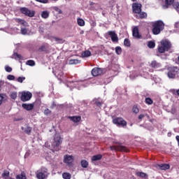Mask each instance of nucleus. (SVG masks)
Listing matches in <instances>:
<instances>
[{
    "label": "nucleus",
    "mask_w": 179,
    "mask_h": 179,
    "mask_svg": "<svg viewBox=\"0 0 179 179\" xmlns=\"http://www.w3.org/2000/svg\"><path fill=\"white\" fill-rule=\"evenodd\" d=\"M44 114H45V115H48V114H51V110H50V109H48V108H46L44 110Z\"/></svg>",
    "instance_id": "nucleus-45"
},
{
    "label": "nucleus",
    "mask_w": 179,
    "mask_h": 179,
    "mask_svg": "<svg viewBox=\"0 0 179 179\" xmlns=\"http://www.w3.org/2000/svg\"><path fill=\"white\" fill-rule=\"evenodd\" d=\"M91 73L92 76H99V75L103 73V69L99 67H95L92 70Z\"/></svg>",
    "instance_id": "nucleus-12"
},
{
    "label": "nucleus",
    "mask_w": 179,
    "mask_h": 179,
    "mask_svg": "<svg viewBox=\"0 0 179 179\" xmlns=\"http://www.w3.org/2000/svg\"><path fill=\"white\" fill-rule=\"evenodd\" d=\"M53 73L59 80H62V78H64V71L62 70L57 69L55 71H53Z\"/></svg>",
    "instance_id": "nucleus-14"
},
{
    "label": "nucleus",
    "mask_w": 179,
    "mask_h": 179,
    "mask_svg": "<svg viewBox=\"0 0 179 179\" xmlns=\"http://www.w3.org/2000/svg\"><path fill=\"white\" fill-rule=\"evenodd\" d=\"M95 104L96 106H97L98 107H100V106H101V102L96 101H95Z\"/></svg>",
    "instance_id": "nucleus-52"
},
{
    "label": "nucleus",
    "mask_w": 179,
    "mask_h": 179,
    "mask_svg": "<svg viewBox=\"0 0 179 179\" xmlns=\"http://www.w3.org/2000/svg\"><path fill=\"white\" fill-rule=\"evenodd\" d=\"M113 124L117 125V127H122V128H127V125L128 122L127 120H124V118L121 117H114L112 120Z\"/></svg>",
    "instance_id": "nucleus-3"
},
{
    "label": "nucleus",
    "mask_w": 179,
    "mask_h": 179,
    "mask_svg": "<svg viewBox=\"0 0 179 179\" xmlns=\"http://www.w3.org/2000/svg\"><path fill=\"white\" fill-rule=\"evenodd\" d=\"M25 77H18L17 79V81L19 82V83H23V80H25Z\"/></svg>",
    "instance_id": "nucleus-43"
},
{
    "label": "nucleus",
    "mask_w": 179,
    "mask_h": 179,
    "mask_svg": "<svg viewBox=\"0 0 179 179\" xmlns=\"http://www.w3.org/2000/svg\"><path fill=\"white\" fill-rule=\"evenodd\" d=\"M10 174V173L9 172V171L4 170L3 173L1 174V177L2 178H4V179H8Z\"/></svg>",
    "instance_id": "nucleus-22"
},
{
    "label": "nucleus",
    "mask_w": 179,
    "mask_h": 179,
    "mask_svg": "<svg viewBox=\"0 0 179 179\" xmlns=\"http://www.w3.org/2000/svg\"><path fill=\"white\" fill-rule=\"evenodd\" d=\"M145 103L146 104H148L149 106L153 104V100H152V99L148 97L145 98Z\"/></svg>",
    "instance_id": "nucleus-38"
},
{
    "label": "nucleus",
    "mask_w": 179,
    "mask_h": 179,
    "mask_svg": "<svg viewBox=\"0 0 179 179\" xmlns=\"http://www.w3.org/2000/svg\"><path fill=\"white\" fill-rule=\"evenodd\" d=\"M164 30V23H154L152 24V34L155 36H157V34H160L161 31Z\"/></svg>",
    "instance_id": "nucleus-4"
},
{
    "label": "nucleus",
    "mask_w": 179,
    "mask_h": 179,
    "mask_svg": "<svg viewBox=\"0 0 179 179\" xmlns=\"http://www.w3.org/2000/svg\"><path fill=\"white\" fill-rule=\"evenodd\" d=\"M166 5L170 6L174 3V0H165Z\"/></svg>",
    "instance_id": "nucleus-42"
},
{
    "label": "nucleus",
    "mask_w": 179,
    "mask_h": 179,
    "mask_svg": "<svg viewBox=\"0 0 179 179\" xmlns=\"http://www.w3.org/2000/svg\"><path fill=\"white\" fill-rule=\"evenodd\" d=\"M13 57L15 59H22V55H19L17 52L13 53Z\"/></svg>",
    "instance_id": "nucleus-37"
},
{
    "label": "nucleus",
    "mask_w": 179,
    "mask_h": 179,
    "mask_svg": "<svg viewBox=\"0 0 179 179\" xmlns=\"http://www.w3.org/2000/svg\"><path fill=\"white\" fill-rule=\"evenodd\" d=\"M2 101H3V94H0V106L2 104Z\"/></svg>",
    "instance_id": "nucleus-48"
},
{
    "label": "nucleus",
    "mask_w": 179,
    "mask_h": 179,
    "mask_svg": "<svg viewBox=\"0 0 179 179\" xmlns=\"http://www.w3.org/2000/svg\"><path fill=\"white\" fill-rule=\"evenodd\" d=\"M148 48H155V47H156V43H155V42L150 41L148 42Z\"/></svg>",
    "instance_id": "nucleus-35"
},
{
    "label": "nucleus",
    "mask_w": 179,
    "mask_h": 179,
    "mask_svg": "<svg viewBox=\"0 0 179 179\" xmlns=\"http://www.w3.org/2000/svg\"><path fill=\"white\" fill-rule=\"evenodd\" d=\"M80 165L83 169H87V167H89V162H87L86 159H83L80 162Z\"/></svg>",
    "instance_id": "nucleus-19"
},
{
    "label": "nucleus",
    "mask_w": 179,
    "mask_h": 179,
    "mask_svg": "<svg viewBox=\"0 0 179 179\" xmlns=\"http://www.w3.org/2000/svg\"><path fill=\"white\" fill-rule=\"evenodd\" d=\"M131 1H132V2H136V0H131Z\"/></svg>",
    "instance_id": "nucleus-57"
},
{
    "label": "nucleus",
    "mask_w": 179,
    "mask_h": 179,
    "mask_svg": "<svg viewBox=\"0 0 179 179\" xmlns=\"http://www.w3.org/2000/svg\"><path fill=\"white\" fill-rule=\"evenodd\" d=\"M20 12L22 13V15H24V16H28V17H33L36 15V11L29 10L26 7H21Z\"/></svg>",
    "instance_id": "nucleus-5"
},
{
    "label": "nucleus",
    "mask_w": 179,
    "mask_h": 179,
    "mask_svg": "<svg viewBox=\"0 0 179 179\" xmlns=\"http://www.w3.org/2000/svg\"><path fill=\"white\" fill-rule=\"evenodd\" d=\"M175 27L178 28L179 27V23H176L175 24Z\"/></svg>",
    "instance_id": "nucleus-55"
},
{
    "label": "nucleus",
    "mask_w": 179,
    "mask_h": 179,
    "mask_svg": "<svg viewBox=\"0 0 179 179\" xmlns=\"http://www.w3.org/2000/svg\"><path fill=\"white\" fill-rule=\"evenodd\" d=\"M134 13H141L142 12V4L139 3H134L132 5Z\"/></svg>",
    "instance_id": "nucleus-11"
},
{
    "label": "nucleus",
    "mask_w": 179,
    "mask_h": 179,
    "mask_svg": "<svg viewBox=\"0 0 179 179\" xmlns=\"http://www.w3.org/2000/svg\"><path fill=\"white\" fill-rule=\"evenodd\" d=\"M110 149L116 152H128V148L124 145H113L110 147Z\"/></svg>",
    "instance_id": "nucleus-10"
},
{
    "label": "nucleus",
    "mask_w": 179,
    "mask_h": 179,
    "mask_svg": "<svg viewBox=\"0 0 179 179\" xmlns=\"http://www.w3.org/2000/svg\"><path fill=\"white\" fill-rule=\"evenodd\" d=\"M48 173V169H47V168H41L36 172V178L45 179L48 177V175H47Z\"/></svg>",
    "instance_id": "nucleus-6"
},
{
    "label": "nucleus",
    "mask_w": 179,
    "mask_h": 179,
    "mask_svg": "<svg viewBox=\"0 0 179 179\" xmlns=\"http://www.w3.org/2000/svg\"><path fill=\"white\" fill-rule=\"evenodd\" d=\"M138 17L140 19H145V17H148V14L146 13L142 12V11H141L139 13H138Z\"/></svg>",
    "instance_id": "nucleus-28"
},
{
    "label": "nucleus",
    "mask_w": 179,
    "mask_h": 179,
    "mask_svg": "<svg viewBox=\"0 0 179 179\" xmlns=\"http://www.w3.org/2000/svg\"><path fill=\"white\" fill-rule=\"evenodd\" d=\"M49 16H50V12H48V11H43L41 13V17L43 19H47Z\"/></svg>",
    "instance_id": "nucleus-30"
},
{
    "label": "nucleus",
    "mask_w": 179,
    "mask_h": 179,
    "mask_svg": "<svg viewBox=\"0 0 179 179\" xmlns=\"http://www.w3.org/2000/svg\"><path fill=\"white\" fill-rule=\"evenodd\" d=\"M5 69L6 72H10L12 71V68L9 66H6Z\"/></svg>",
    "instance_id": "nucleus-47"
},
{
    "label": "nucleus",
    "mask_w": 179,
    "mask_h": 179,
    "mask_svg": "<svg viewBox=\"0 0 179 179\" xmlns=\"http://www.w3.org/2000/svg\"><path fill=\"white\" fill-rule=\"evenodd\" d=\"M10 97L13 100H15V99H17V92H11V94L10 95Z\"/></svg>",
    "instance_id": "nucleus-33"
},
{
    "label": "nucleus",
    "mask_w": 179,
    "mask_h": 179,
    "mask_svg": "<svg viewBox=\"0 0 179 179\" xmlns=\"http://www.w3.org/2000/svg\"><path fill=\"white\" fill-rule=\"evenodd\" d=\"M1 83H0V89H1Z\"/></svg>",
    "instance_id": "nucleus-61"
},
{
    "label": "nucleus",
    "mask_w": 179,
    "mask_h": 179,
    "mask_svg": "<svg viewBox=\"0 0 179 179\" xmlns=\"http://www.w3.org/2000/svg\"><path fill=\"white\" fill-rule=\"evenodd\" d=\"M73 160H75V158L73 155H65L64 156V163L67 164L69 167L73 166Z\"/></svg>",
    "instance_id": "nucleus-8"
},
{
    "label": "nucleus",
    "mask_w": 179,
    "mask_h": 179,
    "mask_svg": "<svg viewBox=\"0 0 179 179\" xmlns=\"http://www.w3.org/2000/svg\"><path fill=\"white\" fill-rule=\"evenodd\" d=\"M132 111L134 113V114H138L139 113V108L136 106H134L132 108Z\"/></svg>",
    "instance_id": "nucleus-39"
},
{
    "label": "nucleus",
    "mask_w": 179,
    "mask_h": 179,
    "mask_svg": "<svg viewBox=\"0 0 179 179\" xmlns=\"http://www.w3.org/2000/svg\"><path fill=\"white\" fill-rule=\"evenodd\" d=\"M77 23H85V20H83V19L78 18L77 20Z\"/></svg>",
    "instance_id": "nucleus-50"
},
{
    "label": "nucleus",
    "mask_w": 179,
    "mask_h": 179,
    "mask_svg": "<svg viewBox=\"0 0 179 179\" xmlns=\"http://www.w3.org/2000/svg\"><path fill=\"white\" fill-rule=\"evenodd\" d=\"M22 107L27 111H31L34 108V103H22Z\"/></svg>",
    "instance_id": "nucleus-15"
},
{
    "label": "nucleus",
    "mask_w": 179,
    "mask_h": 179,
    "mask_svg": "<svg viewBox=\"0 0 179 179\" xmlns=\"http://www.w3.org/2000/svg\"><path fill=\"white\" fill-rule=\"evenodd\" d=\"M178 61L179 62V56H178Z\"/></svg>",
    "instance_id": "nucleus-59"
},
{
    "label": "nucleus",
    "mask_w": 179,
    "mask_h": 179,
    "mask_svg": "<svg viewBox=\"0 0 179 179\" xmlns=\"http://www.w3.org/2000/svg\"><path fill=\"white\" fill-rule=\"evenodd\" d=\"M143 118H145V115L141 114L140 115H138V120H140V121H142Z\"/></svg>",
    "instance_id": "nucleus-49"
},
{
    "label": "nucleus",
    "mask_w": 179,
    "mask_h": 179,
    "mask_svg": "<svg viewBox=\"0 0 179 179\" xmlns=\"http://www.w3.org/2000/svg\"><path fill=\"white\" fill-rule=\"evenodd\" d=\"M62 143V138H61V136H55L54 138L52 146L57 152L59 150V146H61Z\"/></svg>",
    "instance_id": "nucleus-7"
},
{
    "label": "nucleus",
    "mask_w": 179,
    "mask_h": 179,
    "mask_svg": "<svg viewBox=\"0 0 179 179\" xmlns=\"http://www.w3.org/2000/svg\"><path fill=\"white\" fill-rule=\"evenodd\" d=\"M173 6L174 9H176V10H177V12H179V3L178 2H175L173 4Z\"/></svg>",
    "instance_id": "nucleus-40"
},
{
    "label": "nucleus",
    "mask_w": 179,
    "mask_h": 179,
    "mask_svg": "<svg viewBox=\"0 0 179 179\" xmlns=\"http://www.w3.org/2000/svg\"><path fill=\"white\" fill-rule=\"evenodd\" d=\"M23 129H24V127H22V130L23 131Z\"/></svg>",
    "instance_id": "nucleus-58"
},
{
    "label": "nucleus",
    "mask_w": 179,
    "mask_h": 179,
    "mask_svg": "<svg viewBox=\"0 0 179 179\" xmlns=\"http://www.w3.org/2000/svg\"><path fill=\"white\" fill-rule=\"evenodd\" d=\"M167 76L169 79L179 78V66H171L167 67Z\"/></svg>",
    "instance_id": "nucleus-2"
},
{
    "label": "nucleus",
    "mask_w": 179,
    "mask_h": 179,
    "mask_svg": "<svg viewBox=\"0 0 179 179\" xmlns=\"http://www.w3.org/2000/svg\"><path fill=\"white\" fill-rule=\"evenodd\" d=\"M171 42L167 39H163L160 41L158 47L157 51L159 54H164V52H167V51H170L171 50Z\"/></svg>",
    "instance_id": "nucleus-1"
},
{
    "label": "nucleus",
    "mask_w": 179,
    "mask_h": 179,
    "mask_svg": "<svg viewBox=\"0 0 179 179\" xmlns=\"http://www.w3.org/2000/svg\"><path fill=\"white\" fill-rule=\"evenodd\" d=\"M55 41H59V38L55 37Z\"/></svg>",
    "instance_id": "nucleus-56"
},
{
    "label": "nucleus",
    "mask_w": 179,
    "mask_h": 179,
    "mask_svg": "<svg viewBox=\"0 0 179 179\" xmlns=\"http://www.w3.org/2000/svg\"><path fill=\"white\" fill-rule=\"evenodd\" d=\"M133 36L135 37V38H141V35L139 34V29H138V27H134L132 31Z\"/></svg>",
    "instance_id": "nucleus-16"
},
{
    "label": "nucleus",
    "mask_w": 179,
    "mask_h": 179,
    "mask_svg": "<svg viewBox=\"0 0 179 179\" xmlns=\"http://www.w3.org/2000/svg\"><path fill=\"white\" fill-rule=\"evenodd\" d=\"M115 52L117 54V55H121L122 54V49L120 46H117L115 48Z\"/></svg>",
    "instance_id": "nucleus-31"
},
{
    "label": "nucleus",
    "mask_w": 179,
    "mask_h": 179,
    "mask_svg": "<svg viewBox=\"0 0 179 179\" xmlns=\"http://www.w3.org/2000/svg\"><path fill=\"white\" fill-rule=\"evenodd\" d=\"M71 64H78V59H71L70 60Z\"/></svg>",
    "instance_id": "nucleus-51"
},
{
    "label": "nucleus",
    "mask_w": 179,
    "mask_h": 179,
    "mask_svg": "<svg viewBox=\"0 0 179 179\" xmlns=\"http://www.w3.org/2000/svg\"><path fill=\"white\" fill-rule=\"evenodd\" d=\"M53 9L55 10V12H57V13H59V15H62V10H61L59 8L55 6V7H53Z\"/></svg>",
    "instance_id": "nucleus-41"
},
{
    "label": "nucleus",
    "mask_w": 179,
    "mask_h": 179,
    "mask_svg": "<svg viewBox=\"0 0 179 179\" xmlns=\"http://www.w3.org/2000/svg\"><path fill=\"white\" fill-rule=\"evenodd\" d=\"M124 44L126 47H131V41L128 38L124 39Z\"/></svg>",
    "instance_id": "nucleus-36"
},
{
    "label": "nucleus",
    "mask_w": 179,
    "mask_h": 179,
    "mask_svg": "<svg viewBox=\"0 0 179 179\" xmlns=\"http://www.w3.org/2000/svg\"><path fill=\"white\" fill-rule=\"evenodd\" d=\"M78 25H80V27H83L85 26V23H78Z\"/></svg>",
    "instance_id": "nucleus-54"
},
{
    "label": "nucleus",
    "mask_w": 179,
    "mask_h": 179,
    "mask_svg": "<svg viewBox=\"0 0 179 179\" xmlns=\"http://www.w3.org/2000/svg\"><path fill=\"white\" fill-rule=\"evenodd\" d=\"M160 170H169L170 169V165L167 164H161L158 165Z\"/></svg>",
    "instance_id": "nucleus-18"
},
{
    "label": "nucleus",
    "mask_w": 179,
    "mask_h": 179,
    "mask_svg": "<svg viewBox=\"0 0 179 179\" xmlns=\"http://www.w3.org/2000/svg\"><path fill=\"white\" fill-rule=\"evenodd\" d=\"M101 159H103V155L99 154V155L92 156V161L97 162V160H101Z\"/></svg>",
    "instance_id": "nucleus-21"
},
{
    "label": "nucleus",
    "mask_w": 179,
    "mask_h": 179,
    "mask_svg": "<svg viewBox=\"0 0 179 179\" xmlns=\"http://www.w3.org/2000/svg\"><path fill=\"white\" fill-rule=\"evenodd\" d=\"M7 79L8 80H15V76H13V75H8L7 76Z\"/></svg>",
    "instance_id": "nucleus-44"
},
{
    "label": "nucleus",
    "mask_w": 179,
    "mask_h": 179,
    "mask_svg": "<svg viewBox=\"0 0 179 179\" xmlns=\"http://www.w3.org/2000/svg\"><path fill=\"white\" fill-rule=\"evenodd\" d=\"M22 26L21 27V34H27V32L29 31V29L24 28V26H26V24L22 23Z\"/></svg>",
    "instance_id": "nucleus-24"
},
{
    "label": "nucleus",
    "mask_w": 179,
    "mask_h": 179,
    "mask_svg": "<svg viewBox=\"0 0 179 179\" xmlns=\"http://www.w3.org/2000/svg\"><path fill=\"white\" fill-rule=\"evenodd\" d=\"M62 177L64 179H71L72 178V175L68 172H64L62 173Z\"/></svg>",
    "instance_id": "nucleus-27"
},
{
    "label": "nucleus",
    "mask_w": 179,
    "mask_h": 179,
    "mask_svg": "<svg viewBox=\"0 0 179 179\" xmlns=\"http://www.w3.org/2000/svg\"><path fill=\"white\" fill-rule=\"evenodd\" d=\"M155 23H163V22L159 20L155 21Z\"/></svg>",
    "instance_id": "nucleus-53"
},
{
    "label": "nucleus",
    "mask_w": 179,
    "mask_h": 179,
    "mask_svg": "<svg viewBox=\"0 0 179 179\" xmlns=\"http://www.w3.org/2000/svg\"><path fill=\"white\" fill-rule=\"evenodd\" d=\"M26 65H29V66H34V65H36V62H34V60H28L26 62Z\"/></svg>",
    "instance_id": "nucleus-32"
},
{
    "label": "nucleus",
    "mask_w": 179,
    "mask_h": 179,
    "mask_svg": "<svg viewBox=\"0 0 179 179\" xmlns=\"http://www.w3.org/2000/svg\"><path fill=\"white\" fill-rule=\"evenodd\" d=\"M33 97V94L30 92H21V96L20 100L21 101H29Z\"/></svg>",
    "instance_id": "nucleus-9"
},
{
    "label": "nucleus",
    "mask_w": 179,
    "mask_h": 179,
    "mask_svg": "<svg viewBox=\"0 0 179 179\" xmlns=\"http://www.w3.org/2000/svg\"><path fill=\"white\" fill-rule=\"evenodd\" d=\"M16 179H27L26 177V173L24 172H21L20 174H18L15 177Z\"/></svg>",
    "instance_id": "nucleus-25"
},
{
    "label": "nucleus",
    "mask_w": 179,
    "mask_h": 179,
    "mask_svg": "<svg viewBox=\"0 0 179 179\" xmlns=\"http://www.w3.org/2000/svg\"><path fill=\"white\" fill-rule=\"evenodd\" d=\"M108 36H110L111 41L113 43H118V36H117V34L114 32L113 31H110L108 32Z\"/></svg>",
    "instance_id": "nucleus-13"
},
{
    "label": "nucleus",
    "mask_w": 179,
    "mask_h": 179,
    "mask_svg": "<svg viewBox=\"0 0 179 179\" xmlns=\"http://www.w3.org/2000/svg\"><path fill=\"white\" fill-rule=\"evenodd\" d=\"M136 176H137V177H140L141 178H148V174L143 172H137Z\"/></svg>",
    "instance_id": "nucleus-23"
},
{
    "label": "nucleus",
    "mask_w": 179,
    "mask_h": 179,
    "mask_svg": "<svg viewBox=\"0 0 179 179\" xmlns=\"http://www.w3.org/2000/svg\"><path fill=\"white\" fill-rule=\"evenodd\" d=\"M47 50H48V43H44L40 47L38 51H47Z\"/></svg>",
    "instance_id": "nucleus-26"
},
{
    "label": "nucleus",
    "mask_w": 179,
    "mask_h": 179,
    "mask_svg": "<svg viewBox=\"0 0 179 179\" xmlns=\"http://www.w3.org/2000/svg\"><path fill=\"white\" fill-rule=\"evenodd\" d=\"M81 55L83 58H87L92 55V52H90V50H85L82 52Z\"/></svg>",
    "instance_id": "nucleus-20"
},
{
    "label": "nucleus",
    "mask_w": 179,
    "mask_h": 179,
    "mask_svg": "<svg viewBox=\"0 0 179 179\" xmlns=\"http://www.w3.org/2000/svg\"><path fill=\"white\" fill-rule=\"evenodd\" d=\"M94 3H91V5H93Z\"/></svg>",
    "instance_id": "nucleus-60"
},
{
    "label": "nucleus",
    "mask_w": 179,
    "mask_h": 179,
    "mask_svg": "<svg viewBox=\"0 0 179 179\" xmlns=\"http://www.w3.org/2000/svg\"><path fill=\"white\" fill-rule=\"evenodd\" d=\"M27 135H30L31 134V127H27L24 131Z\"/></svg>",
    "instance_id": "nucleus-34"
},
{
    "label": "nucleus",
    "mask_w": 179,
    "mask_h": 179,
    "mask_svg": "<svg viewBox=\"0 0 179 179\" xmlns=\"http://www.w3.org/2000/svg\"><path fill=\"white\" fill-rule=\"evenodd\" d=\"M36 2H41V3H48V0H35Z\"/></svg>",
    "instance_id": "nucleus-46"
},
{
    "label": "nucleus",
    "mask_w": 179,
    "mask_h": 179,
    "mask_svg": "<svg viewBox=\"0 0 179 179\" xmlns=\"http://www.w3.org/2000/svg\"><path fill=\"white\" fill-rule=\"evenodd\" d=\"M69 120L73 121V122H80V120H82V117L80 116H72L69 117Z\"/></svg>",
    "instance_id": "nucleus-17"
},
{
    "label": "nucleus",
    "mask_w": 179,
    "mask_h": 179,
    "mask_svg": "<svg viewBox=\"0 0 179 179\" xmlns=\"http://www.w3.org/2000/svg\"><path fill=\"white\" fill-rule=\"evenodd\" d=\"M151 68H159L160 66V64L157 63L156 61H152L150 64Z\"/></svg>",
    "instance_id": "nucleus-29"
}]
</instances>
